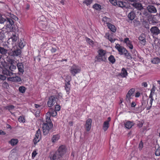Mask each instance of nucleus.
<instances>
[{
	"mask_svg": "<svg viewBox=\"0 0 160 160\" xmlns=\"http://www.w3.org/2000/svg\"><path fill=\"white\" fill-rule=\"evenodd\" d=\"M98 54L95 58V61L97 62H105L107 58L106 51L101 49L98 51Z\"/></svg>",
	"mask_w": 160,
	"mask_h": 160,
	"instance_id": "1",
	"label": "nucleus"
},
{
	"mask_svg": "<svg viewBox=\"0 0 160 160\" xmlns=\"http://www.w3.org/2000/svg\"><path fill=\"white\" fill-rule=\"evenodd\" d=\"M135 91V89L132 88L128 92L125 98L126 102L127 104H130L131 103V100L133 98V94Z\"/></svg>",
	"mask_w": 160,
	"mask_h": 160,
	"instance_id": "2",
	"label": "nucleus"
},
{
	"mask_svg": "<svg viewBox=\"0 0 160 160\" xmlns=\"http://www.w3.org/2000/svg\"><path fill=\"white\" fill-rule=\"evenodd\" d=\"M70 71L73 76H75L76 74L80 72L81 68L78 66L73 65L71 67Z\"/></svg>",
	"mask_w": 160,
	"mask_h": 160,
	"instance_id": "3",
	"label": "nucleus"
},
{
	"mask_svg": "<svg viewBox=\"0 0 160 160\" xmlns=\"http://www.w3.org/2000/svg\"><path fill=\"white\" fill-rule=\"evenodd\" d=\"M53 127L52 124L44 123L42 124V129L43 134L46 135L48 134L49 130Z\"/></svg>",
	"mask_w": 160,
	"mask_h": 160,
	"instance_id": "4",
	"label": "nucleus"
},
{
	"mask_svg": "<svg viewBox=\"0 0 160 160\" xmlns=\"http://www.w3.org/2000/svg\"><path fill=\"white\" fill-rule=\"evenodd\" d=\"M57 99L55 96H52L50 97L47 102V105L49 107H52L56 102Z\"/></svg>",
	"mask_w": 160,
	"mask_h": 160,
	"instance_id": "5",
	"label": "nucleus"
},
{
	"mask_svg": "<svg viewBox=\"0 0 160 160\" xmlns=\"http://www.w3.org/2000/svg\"><path fill=\"white\" fill-rule=\"evenodd\" d=\"M115 48L118 50L119 53L121 55L123 54L125 52H127V50L125 48L120 46L119 44H116Z\"/></svg>",
	"mask_w": 160,
	"mask_h": 160,
	"instance_id": "6",
	"label": "nucleus"
},
{
	"mask_svg": "<svg viewBox=\"0 0 160 160\" xmlns=\"http://www.w3.org/2000/svg\"><path fill=\"white\" fill-rule=\"evenodd\" d=\"M150 31L153 37L157 36L160 33V30L157 27H152L150 29Z\"/></svg>",
	"mask_w": 160,
	"mask_h": 160,
	"instance_id": "7",
	"label": "nucleus"
},
{
	"mask_svg": "<svg viewBox=\"0 0 160 160\" xmlns=\"http://www.w3.org/2000/svg\"><path fill=\"white\" fill-rule=\"evenodd\" d=\"M7 22V27L10 28V29H12L13 28V24L15 22L14 20L12 19L11 18H8V17L6 18Z\"/></svg>",
	"mask_w": 160,
	"mask_h": 160,
	"instance_id": "8",
	"label": "nucleus"
},
{
	"mask_svg": "<svg viewBox=\"0 0 160 160\" xmlns=\"http://www.w3.org/2000/svg\"><path fill=\"white\" fill-rule=\"evenodd\" d=\"M67 78H69V80L65 83V88L66 91L67 93L68 94L70 93V90L71 85L70 83L71 80V78L70 76H68Z\"/></svg>",
	"mask_w": 160,
	"mask_h": 160,
	"instance_id": "9",
	"label": "nucleus"
},
{
	"mask_svg": "<svg viewBox=\"0 0 160 160\" xmlns=\"http://www.w3.org/2000/svg\"><path fill=\"white\" fill-rule=\"evenodd\" d=\"M39 26L41 29L44 30L48 27V22L46 21H40L39 23Z\"/></svg>",
	"mask_w": 160,
	"mask_h": 160,
	"instance_id": "10",
	"label": "nucleus"
},
{
	"mask_svg": "<svg viewBox=\"0 0 160 160\" xmlns=\"http://www.w3.org/2000/svg\"><path fill=\"white\" fill-rule=\"evenodd\" d=\"M66 150L65 146L62 145L59 147L57 152H58V153L62 156L66 153Z\"/></svg>",
	"mask_w": 160,
	"mask_h": 160,
	"instance_id": "11",
	"label": "nucleus"
},
{
	"mask_svg": "<svg viewBox=\"0 0 160 160\" xmlns=\"http://www.w3.org/2000/svg\"><path fill=\"white\" fill-rule=\"evenodd\" d=\"M124 42H125L127 47L131 50L133 48V46L132 43V42L129 40V38H125L124 40Z\"/></svg>",
	"mask_w": 160,
	"mask_h": 160,
	"instance_id": "12",
	"label": "nucleus"
},
{
	"mask_svg": "<svg viewBox=\"0 0 160 160\" xmlns=\"http://www.w3.org/2000/svg\"><path fill=\"white\" fill-rule=\"evenodd\" d=\"M18 40V37L16 35L15 32H13L12 34V36L8 40V43H9L12 41V42L11 44H13L15 42Z\"/></svg>",
	"mask_w": 160,
	"mask_h": 160,
	"instance_id": "13",
	"label": "nucleus"
},
{
	"mask_svg": "<svg viewBox=\"0 0 160 160\" xmlns=\"http://www.w3.org/2000/svg\"><path fill=\"white\" fill-rule=\"evenodd\" d=\"M17 66L19 74H22L24 72V68L23 64L22 62H18Z\"/></svg>",
	"mask_w": 160,
	"mask_h": 160,
	"instance_id": "14",
	"label": "nucleus"
},
{
	"mask_svg": "<svg viewBox=\"0 0 160 160\" xmlns=\"http://www.w3.org/2000/svg\"><path fill=\"white\" fill-rule=\"evenodd\" d=\"M92 120L90 118L88 119L86 121L85 127L87 131H90L91 127Z\"/></svg>",
	"mask_w": 160,
	"mask_h": 160,
	"instance_id": "15",
	"label": "nucleus"
},
{
	"mask_svg": "<svg viewBox=\"0 0 160 160\" xmlns=\"http://www.w3.org/2000/svg\"><path fill=\"white\" fill-rule=\"evenodd\" d=\"M147 9L149 12L151 13H155L157 12L156 8L153 5H149L147 7Z\"/></svg>",
	"mask_w": 160,
	"mask_h": 160,
	"instance_id": "16",
	"label": "nucleus"
},
{
	"mask_svg": "<svg viewBox=\"0 0 160 160\" xmlns=\"http://www.w3.org/2000/svg\"><path fill=\"white\" fill-rule=\"evenodd\" d=\"M21 53V51L19 49H18L12 51L11 52V55L13 57H17L20 55Z\"/></svg>",
	"mask_w": 160,
	"mask_h": 160,
	"instance_id": "17",
	"label": "nucleus"
},
{
	"mask_svg": "<svg viewBox=\"0 0 160 160\" xmlns=\"http://www.w3.org/2000/svg\"><path fill=\"white\" fill-rule=\"evenodd\" d=\"M2 72L3 74L6 75L7 76H9L11 77L12 76V77H14L16 76L15 73H13L12 72H11L7 69L3 70Z\"/></svg>",
	"mask_w": 160,
	"mask_h": 160,
	"instance_id": "18",
	"label": "nucleus"
},
{
	"mask_svg": "<svg viewBox=\"0 0 160 160\" xmlns=\"http://www.w3.org/2000/svg\"><path fill=\"white\" fill-rule=\"evenodd\" d=\"M140 43L143 45H145L146 42L145 35L141 34L138 38Z\"/></svg>",
	"mask_w": 160,
	"mask_h": 160,
	"instance_id": "19",
	"label": "nucleus"
},
{
	"mask_svg": "<svg viewBox=\"0 0 160 160\" xmlns=\"http://www.w3.org/2000/svg\"><path fill=\"white\" fill-rule=\"evenodd\" d=\"M132 5L138 10H141L143 8L142 4L139 2L133 3L132 4Z\"/></svg>",
	"mask_w": 160,
	"mask_h": 160,
	"instance_id": "20",
	"label": "nucleus"
},
{
	"mask_svg": "<svg viewBox=\"0 0 160 160\" xmlns=\"http://www.w3.org/2000/svg\"><path fill=\"white\" fill-rule=\"evenodd\" d=\"M102 21L103 22L104 24H106L107 26H108V24L110 23V22H111L112 19L110 18L105 16L103 18Z\"/></svg>",
	"mask_w": 160,
	"mask_h": 160,
	"instance_id": "21",
	"label": "nucleus"
},
{
	"mask_svg": "<svg viewBox=\"0 0 160 160\" xmlns=\"http://www.w3.org/2000/svg\"><path fill=\"white\" fill-rule=\"evenodd\" d=\"M134 124L133 122L131 121H128L124 123L125 127L128 129H130Z\"/></svg>",
	"mask_w": 160,
	"mask_h": 160,
	"instance_id": "22",
	"label": "nucleus"
},
{
	"mask_svg": "<svg viewBox=\"0 0 160 160\" xmlns=\"http://www.w3.org/2000/svg\"><path fill=\"white\" fill-rule=\"evenodd\" d=\"M126 3L125 2H123L122 1H118L117 2V5L119 7L124 9L127 8V7L126 6Z\"/></svg>",
	"mask_w": 160,
	"mask_h": 160,
	"instance_id": "23",
	"label": "nucleus"
},
{
	"mask_svg": "<svg viewBox=\"0 0 160 160\" xmlns=\"http://www.w3.org/2000/svg\"><path fill=\"white\" fill-rule=\"evenodd\" d=\"M60 136L58 134L53 135L51 139L52 142L53 143L56 142L59 139Z\"/></svg>",
	"mask_w": 160,
	"mask_h": 160,
	"instance_id": "24",
	"label": "nucleus"
},
{
	"mask_svg": "<svg viewBox=\"0 0 160 160\" xmlns=\"http://www.w3.org/2000/svg\"><path fill=\"white\" fill-rule=\"evenodd\" d=\"M120 75L122 78H125L128 75V72L124 68H123L122 69Z\"/></svg>",
	"mask_w": 160,
	"mask_h": 160,
	"instance_id": "25",
	"label": "nucleus"
},
{
	"mask_svg": "<svg viewBox=\"0 0 160 160\" xmlns=\"http://www.w3.org/2000/svg\"><path fill=\"white\" fill-rule=\"evenodd\" d=\"M46 122L44 123L52 124L51 120L50 119V116L49 113H47L46 114Z\"/></svg>",
	"mask_w": 160,
	"mask_h": 160,
	"instance_id": "26",
	"label": "nucleus"
},
{
	"mask_svg": "<svg viewBox=\"0 0 160 160\" xmlns=\"http://www.w3.org/2000/svg\"><path fill=\"white\" fill-rule=\"evenodd\" d=\"M105 37L111 42H113L115 41V40L112 38V36L109 35L108 33H106Z\"/></svg>",
	"mask_w": 160,
	"mask_h": 160,
	"instance_id": "27",
	"label": "nucleus"
},
{
	"mask_svg": "<svg viewBox=\"0 0 160 160\" xmlns=\"http://www.w3.org/2000/svg\"><path fill=\"white\" fill-rule=\"evenodd\" d=\"M107 26H108V28L110 29L112 32H116V28L114 25L110 23V24H108Z\"/></svg>",
	"mask_w": 160,
	"mask_h": 160,
	"instance_id": "28",
	"label": "nucleus"
},
{
	"mask_svg": "<svg viewBox=\"0 0 160 160\" xmlns=\"http://www.w3.org/2000/svg\"><path fill=\"white\" fill-rule=\"evenodd\" d=\"M135 16V13L132 11L129 13L128 15V18L131 20H133Z\"/></svg>",
	"mask_w": 160,
	"mask_h": 160,
	"instance_id": "29",
	"label": "nucleus"
},
{
	"mask_svg": "<svg viewBox=\"0 0 160 160\" xmlns=\"http://www.w3.org/2000/svg\"><path fill=\"white\" fill-rule=\"evenodd\" d=\"M61 157V155H60V154L58 153V152L57 151L53 155L52 158V160H55L56 159H58L59 158Z\"/></svg>",
	"mask_w": 160,
	"mask_h": 160,
	"instance_id": "30",
	"label": "nucleus"
},
{
	"mask_svg": "<svg viewBox=\"0 0 160 160\" xmlns=\"http://www.w3.org/2000/svg\"><path fill=\"white\" fill-rule=\"evenodd\" d=\"M18 141L17 139H12L9 141V143L12 146H14L17 144L18 142Z\"/></svg>",
	"mask_w": 160,
	"mask_h": 160,
	"instance_id": "31",
	"label": "nucleus"
},
{
	"mask_svg": "<svg viewBox=\"0 0 160 160\" xmlns=\"http://www.w3.org/2000/svg\"><path fill=\"white\" fill-rule=\"evenodd\" d=\"M109 126V123H108V122L105 121L103 124V129L104 131H106Z\"/></svg>",
	"mask_w": 160,
	"mask_h": 160,
	"instance_id": "32",
	"label": "nucleus"
},
{
	"mask_svg": "<svg viewBox=\"0 0 160 160\" xmlns=\"http://www.w3.org/2000/svg\"><path fill=\"white\" fill-rule=\"evenodd\" d=\"M152 62L154 64H157L160 62V59L158 58H153L151 60Z\"/></svg>",
	"mask_w": 160,
	"mask_h": 160,
	"instance_id": "33",
	"label": "nucleus"
},
{
	"mask_svg": "<svg viewBox=\"0 0 160 160\" xmlns=\"http://www.w3.org/2000/svg\"><path fill=\"white\" fill-rule=\"evenodd\" d=\"M109 61L112 64H114L116 61V59L113 56L111 55L108 58Z\"/></svg>",
	"mask_w": 160,
	"mask_h": 160,
	"instance_id": "34",
	"label": "nucleus"
},
{
	"mask_svg": "<svg viewBox=\"0 0 160 160\" xmlns=\"http://www.w3.org/2000/svg\"><path fill=\"white\" fill-rule=\"evenodd\" d=\"M35 137L38 138L39 139H41V131L40 129H38V130L37 131Z\"/></svg>",
	"mask_w": 160,
	"mask_h": 160,
	"instance_id": "35",
	"label": "nucleus"
},
{
	"mask_svg": "<svg viewBox=\"0 0 160 160\" xmlns=\"http://www.w3.org/2000/svg\"><path fill=\"white\" fill-rule=\"evenodd\" d=\"M50 114V116H52V117H55L57 115V112L55 110H52L50 112H48Z\"/></svg>",
	"mask_w": 160,
	"mask_h": 160,
	"instance_id": "36",
	"label": "nucleus"
},
{
	"mask_svg": "<svg viewBox=\"0 0 160 160\" xmlns=\"http://www.w3.org/2000/svg\"><path fill=\"white\" fill-rule=\"evenodd\" d=\"M92 1L93 0H84L83 2V3L86 4L88 6L92 3Z\"/></svg>",
	"mask_w": 160,
	"mask_h": 160,
	"instance_id": "37",
	"label": "nucleus"
},
{
	"mask_svg": "<svg viewBox=\"0 0 160 160\" xmlns=\"http://www.w3.org/2000/svg\"><path fill=\"white\" fill-rule=\"evenodd\" d=\"M11 79L12 81L14 80L18 82H20L21 81V79L20 78L18 77H16V76L14 77H12L11 78Z\"/></svg>",
	"mask_w": 160,
	"mask_h": 160,
	"instance_id": "38",
	"label": "nucleus"
},
{
	"mask_svg": "<svg viewBox=\"0 0 160 160\" xmlns=\"http://www.w3.org/2000/svg\"><path fill=\"white\" fill-rule=\"evenodd\" d=\"M26 90V88L24 86H20L19 87L18 90L19 92L22 93H24Z\"/></svg>",
	"mask_w": 160,
	"mask_h": 160,
	"instance_id": "39",
	"label": "nucleus"
},
{
	"mask_svg": "<svg viewBox=\"0 0 160 160\" xmlns=\"http://www.w3.org/2000/svg\"><path fill=\"white\" fill-rule=\"evenodd\" d=\"M9 17H8V18H12V19L13 20L14 22L17 20H18V17L17 16L12 14H9Z\"/></svg>",
	"mask_w": 160,
	"mask_h": 160,
	"instance_id": "40",
	"label": "nucleus"
},
{
	"mask_svg": "<svg viewBox=\"0 0 160 160\" xmlns=\"http://www.w3.org/2000/svg\"><path fill=\"white\" fill-rule=\"evenodd\" d=\"M93 7L94 8L97 10H100L101 9V6L99 4H95L93 6Z\"/></svg>",
	"mask_w": 160,
	"mask_h": 160,
	"instance_id": "41",
	"label": "nucleus"
},
{
	"mask_svg": "<svg viewBox=\"0 0 160 160\" xmlns=\"http://www.w3.org/2000/svg\"><path fill=\"white\" fill-rule=\"evenodd\" d=\"M7 52V50L4 49L3 48L0 47V53L2 54H5Z\"/></svg>",
	"mask_w": 160,
	"mask_h": 160,
	"instance_id": "42",
	"label": "nucleus"
},
{
	"mask_svg": "<svg viewBox=\"0 0 160 160\" xmlns=\"http://www.w3.org/2000/svg\"><path fill=\"white\" fill-rule=\"evenodd\" d=\"M128 59L132 58L130 54L128 53V51L127 50V52H125L123 54Z\"/></svg>",
	"mask_w": 160,
	"mask_h": 160,
	"instance_id": "43",
	"label": "nucleus"
},
{
	"mask_svg": "<svg viewBox=\"0 0 160 160\" xmlns=\"http://www.w3.org/2000/svg\"><path fill=\"white\" fill-rule=\"evenodd\" d=\"M9 68L10 70L12 71L16 69V67L11 63L10 66H9Z\"/></svg>",
	"mask_w": 160,
	"mask_h": 160,
	"instance_id": "44",
	"label": "nucleus"
},
{
	"mask_svg": "<svg viewBox=\"0 0 160 160\" xmlns=\"http://www.w3.org/2000/svg\"><path fill=\"white\" fill-rule=\"evenodd\" d=\"M15 108L14 106L12 105H8L6 107V108L8 110H12L13 109Z\"/></svg>",
	"mask_w": 160,
	"mask_h": 160,
	"instance_id": "45",
	"label": "nucleus"
},
{
	"mask_svg": "<svg viewBox=\"0 0 160 160\" xmlns=\"http://www.w3.org/2000/svg\"><path fill=\"white\" fill-rule=\"evenodd\" d=\"M25 45V43L23 42L21 40L20 42H19L18 45L19 48H22L24 47Z\"/></svg>",
	"mask_w": 160,
	"mask_h": 160,
	"instance_id": "46",
	"label": "nucleus"
},
{
	"mask_svg": "<svg viewBox=\"0 0 160 160\" xmlns=\"http://www.w3.org/2000/svg\"><path fill=\"white\" fill-rule=\"evenodd\" d=\"M18 121L20 122L24 123L25 122L24 118L22 116H20L18 119Z\"/></svg>",
	"mask_w": 160,
	"mask_h": 160,
	"instance_id": "47",
	"label": "nucleus"
},
{
	"mask_svg": "<svg viewBox=\"0 0 160 160\" xmlns=\"http://www.w3.org/2000/svg\"><path fill=\"white\" fill-rule=\"evenodd\" d=\"M154 99H150V101L149 103L150 105L148 106L147 107L146 109L147 110H149L150 109L151 107H152V103Z\"/></svg>",
	"mask_w": 160,
	"mask_h": 160,
	"instance_id": "48",
	"label": "nucleus"
},
{
	"mask_svg": "<svg viewBox=\"0 0 160 160\" xmlns=\"http://www.w3.org/2000/svg\"><path fill=\"white\" fill-rule=\"evenodd\" d=\"M87 42L90 45H93V42L92 40L89 38H86Z\"/></svg>",
	"mask_w": 160,
	"mask_h": 160,
	"instance_id": "49",
	"label": "nucleus"
},
{
	"mask_svg": "<svg viewBox=\"0 0 160 160\" xmlns=\"http://www.w3.org/2000/svg\"><path fill=\"white\" fill-rule=\"evenodd\" d=\"M6 21V19L3 18L2 16H0V23L2 24Z\"/></svg>",
	"mask_w": 160,
	"mask_h": 160,
	"instance_id": "50",
	"label": "nucleus"
},
{
	"mask_svg": "<svg viewBox=\"0 0 160 160\" xmlns=\"http://www.w3.org/2000/svg\"><path fill=\"white\" fill-rule=\"evenodd\" d=\"M7 78V76L4 75H0V79L2 80H5Z\"/></svg>",
	"mask_w": 160,
	"mask_h": 160,
	"instance_id": "51",
	"label": "nucleus"
},
{
	"mask_svg": "<svg viewBox=\"0 0 160 160\" xmlns=\"http://www.w3.org/2000/svg\"><path fill=\"white\" fill-rule=\"evenodd\" d=\"M109 1L114 6H116L117 4V2L116 0H109Z\"/></svg>",
	"mask_w": 160,
	"mask_h": 160,
	"instance_id": "52",
	"label": "nucleus"
},
{
	"mask_svg": "<svg viewBox=\"0 0 160 160\" xmlns=\"http://www.w3.org/2000/svg\"><path fill=\"white\" fill-rule=\"evenodd\" d=\"M40 139H39L38 138H35V137L33 140V141L34 142V144H36L40 140Z\"/></svg>",
	"mask_w": 160,
	"mask_h": 160,
	"instance_id": "53",
	"label": "nucleus"
},
{
	"mask_svg": "<svg viewBox=\"0 0 160 160\" xmlns=\"http://www.w3.org/2000/svg\"><path fill=\"white\" fill-rule=\"evenodd\" d=\"M155 154L156 156H158L160 155V149H157L155 152Z\"/></svg>",
	"mask_w": 160,
	"mask_h": 160,
	"instance_id": "54",
	"label": "nucleus"
},
{
	"mask_svg": "<svg viewBox=\"0 0 160 160\" xmlns=\"http://www.w3.org/2000/svg\"><path fill=\"white\" fill-rule=\"evenodd\" d=\"M60 109V106L59 105H57L55 107V110L57 111H59Z\"/></svg>",
	"mask_w": 160,
	"mask_h": 160,
	"instance_id": "55",
	"label": "nucleus"
},
{
	"mask_svg": "<svg viewBox=\"0 0 160 160\" xmlns=\"http://www.w3.org/2000/svg\"><path fill=\"white\" fill-rule=\"evenodd\" d=\"M143 147V143L141 141L139 145V148L140 149H141Z\"/></svg>",
	"mask_w": 160,
	"mask_h": 160,
	"instance_id": "56",
	"label": "nucleus"
},
{
	"mask_svg": "<svg viewBox=\"0 0 160 160\" xmlns=\"http://www.w3.org/2000/svg\"><path fill=\"white\" fill-rule=\"evenodd\" d=\"M155 90V88L154 86H153L152 88L151 89V93H154V92Z\"/></svg>",
	"mask_w": 160,
	"mask_h": 160,
	"instance_id": "57",
	"label": "nucleus"
},
{
	"mask_svg": "<svg viewBox=\"0 0 160 160\" xmlns=\"http://www.w3.org/2000/svg\"><path fill=\"white\" fill-rule=\"evenodd\" d=\"M37 153H36V152L35 151H33L32 153V158H34L36 156Z\"/></svg>",
	"mask_w": 160,
	"mask_h": 160,
	"instance_id": "58",
	"label": "nucleus"
},
{
	"mask_svg": "<svg viewBox=\"0 0 160 160\" xmlns=\"http://www.w3.org/2000/svg\"><path fill=\"white\" fill-rule=\"evenodd\" d=\"M142 86H144V87H147L148 86V84L147 82H144L142 84Z\"/></svg>",
	"mask_w": 160,
	"mask_h": 160,
	"instance_id": "59",
	"label": "nucleus"
},
{
	"mask_svg": "<svg viewBox=\"0 0 160 160\" xmlns=\"http://www.w3.org/2000/svg\"><path fill=\"white\" fill-rule=\"evenodd\" d=\"M140 95V93L139 92H137L135 94V97L136 98L139 97Z\"/></svg>",
	"mask_w": 160,
	"mask_h": 160,
	"instance_id": "60",
	"label": "nucleus"
},
{
	"mask_svg": "<svg viewBox=\"0 0 160 160\" xmlns=\"http://www.w3.org/2000/svg\"><path fill=\"white\" fill-rule=\"evenodd\" d=\"M136 106V104L134 102H132L131 103V107L132 108Z\"/></svg>",
	"mask_w": 160,
	"mask_h": 160,
	"instance_id": "61",
	"label": "nucleus"
},
{
	"mask_svg": "<svg viewBox=\"0 0 160 160\" xmlns=\"http://www.w3.org/2000/svg\"><path fill=\"white\" fill-rule=\"evenodd\" d=\"M56 49L54 48H52L51 49V51L52 53L55 52L56 51Z\"/></svg>",
	"mask_w": 160,
	"mask_h": 160,
	"instance_id": "62",
	"label": "nucleus"
},
{
	"mask_svg": "<svg viewBox=\"0 0 160 160\" xmlns=\"http://www.w3.org/2000/svg\"><path fill=\"white\" fill-rule=\"evenodd\" d=\"M14 152H15L14 150L13 149V150H12L10 152V155H13L14 154Z\"/></svg>",
	"mask_w": 160,
	"mask_h": 160,
	"instance_id": "63",
	"label": "nucleus"
},
{
	"mask_svg": "<svg viewBox=\"0 0 160 160\" xmlns=\"http://www.w3.org/2000/svg\"><path fill=\"white\" fill-rule=\"evenodd\" d=\"M143 125V123H142L139 122L138 124V126L139 127H141Z\"/></svg>",
	"mask_w": 160,
	"mask_h": 160,
	"instance_id": "64",
	"label": "nucleus"
}]
</instances>
